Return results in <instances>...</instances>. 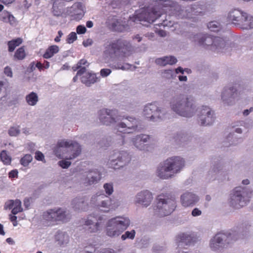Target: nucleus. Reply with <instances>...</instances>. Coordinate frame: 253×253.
Listing matches in <instances>:
<instances>
[{
	"instance_id": "obj_1",
	"label": "nucleus",
	"mask_w": 253,
	"mask_h": 253,
	"mask_svg": "<svg viewBox=\"0 0 253 253\" xmlns=\"http://www.w3.org/2000/svg\"><path fill=\"white\" fill-rule=\"evenodd\" d=\"M169 108L175 114L186 118L193 117L198 110L194 97L185 93L173 97L169 102Z\"/></svg>"
},
{
	"instance_id": "obj_2",
	"label": "nucleus",
	"mask_w": 253,
	"mask_h": 253,
	"mask_svg": "<svg viewBox=\"0 0 253 253\" xmlns=\"http://www.w3.org/2000/svg\"><path fill=\"white\" fill-rule=\"evenodd\" d=\"M185 166V159L178 156L169 157L157 167L156 174L162 179H168L180 173Z\"/></svg>"
},
{
	"instance_id": "obj_3",
	"label": "nucleus",
	"mask_w": 253,
	"mask_h": 253,
	"mask_svg": "<svg viewBox=\"0 0 253 253\" xmlns=\"http://www.w3.org/2000/svg\"><path fill=\"white\" fill-rule=\"evenodd\" d=\"M82 146L77 141L63 139L57 142L53 149L54 155L59 159L73 160L81 153Z\"/></svg>"
},
{
	"instance_id": "obj_4",
	"label": "nucleus",
	"mask_w": 253,
	"mask_h": 253,
	"mask_svg": "<svg viewBox=\"0 0 253 253\" xmlns=\"http://www.w3.org/2000/svg\"><path fill=\"white\" fill-rule=\"evenodd\" d=\"M191 40L202 47L215 52H224L227 47L225 41L219 37L200 33L194 35Z\"/></svg>"
},
{
	"instance_id": "obj_5",
	"label": "nucleus",
	"mask_w": 253,
	"mask_h": 253,
	"mask_svg": "<svg viewBox=\"0 0 253 253\" xmlns=\"http://www.w3.org/2000/svg\"><path fill=\"white\" fill-rule=\"evenodd\" d=\"M252 197L251 190L242 186L236 187L230 193L228 204L232 208L239 210L248 205Z\"/></svg>"
},
{
	"instance_id": "obj_6",
	"label": "nucleus",
	"mask_w": 253,
	"mask_h": 253,
	"mask_svg": "<svg viewBox=\"0 0 253 253\" xmlns=\"http://www.w3.org/2000/svg\"><path fill=\"white\" fill-rule=\"evenodd\" d=\"M130 225V219L126 216H117L106 222L105 233L107 236L115 238L119 236Z\"/></svg>"
},
{
	"instance_id": "obj_7",
	"label": "nucleus",
	"mask_w": 253,
	"mask_h": 253,
	"mask_svg": "<svg viewBox=\"0 0 253 253\" xmlns=\"http://www.w3.org/2000/svg\"><path fill=\"white\" fill-rule=\"evenodd\" d=\"M238 234L233 230L225 233L219 232L215 234L210 240L209 247L213 251H216L229 244L231 240H236Z\"/></svg>"
},
{
	"instance_id": "obj_8",
	"label": "nucleus",
	"mask_w": 253,
	"mask_h": 253,
	"mask_svg": "<svg viewBox=\"0 0 253 253\" xmlns=\"http://www.w3.org/2000/svg\"><path fill=\"white\" fill-rule=\"evenodd\" d=\"M157 205L154 207V213L160 216L170 214L176 207V203L173 197L160 195Z\"/></svg>"
},
{
	"instance_id": "obj_9",
	"label": "nucleus",
	"mask_w": 253,
	"mask_h": 253,
	"mask_svg": "<svg viewBox=\"0 0 253 253\" xmlns=\"http://www.w3.org/2000/svg\"><path fill=\"white\" fill-rule=\"evenodd\" d=\"M132 49V46L129 42L126 41L118 40L108 45L106 47L104 53L109 56L116 54L123 57H126L131 54Z\"/></svg>"
},
{
	"instance_id": "obj_10",
	"label": "nucleus",
	"mask_w": 253,
	"mask_h": 253,
	"mask_svg": "<svg viewBox=\"0 0 253 253\" xmlns=\"http://www.w3.org/2000/svg\"><path fill=\"white\" fill-rule=\"evenodd\" d=\"M165 109L156 103H148L143 108V116L150 121H159L165 118Z\"/></svg>"
},
{
	"instance_id": "obj_11",
	"label": "nucleus",
	"mask_w": 253,
	"mask_h": 253,
	"mask_svg": "<svg viewBox=\"0 0 253 253\" xmlns=\"http://www.w3.org/2000/svg\"><path fill=\"white\" fill-rule=\"evenodd\" d=\"M131 161V156L127 152H113L110 156L109 163L114 169H119L127 165Z\"/></svg>"
},
{
	"instance_id": "obj_12",
	"label": "nucleus",
	"mask_w": 253,
	"mask_h": 253,
	"mask_svg": "<svg viewBox=\"0 0 253 253\" xmlns=\"http://www.w3.org/2000/svg\"><path fill=\"white\" fill-rule=\"evenodd\" d=\"M138 124V120L136 118L132 117H124L122 121L116 125L115 128L119 132L130 133L137 130Z\"/></svg>"
},
{
	"instance_id": "obj_13",
	"label": "nucleus",
	"mask_w": 253,
	"mask_h": 253,
	"mask_svg": "<svg viewBox=\"0 0 253 253\" xmlns=\"http://www.w3.org/2000/svg\"><path fill=\"white\" fill-rule=\"evenodd\" d=\"M115 110L103 108L98 112V118L100 123L106 126L115 123L119 120Z\"/></svg>"
},
{
	"instance_id": "obj_14",
	"label": "nucleus",
	"mask_w": 253,
	"mask_h": 253,
	"mask_svg": "<svg viewBox=\"0 0 253 253\" xmlns=\"http://www.w3.org/2000/svg\"><path fill=\"white\" fill-rule=\"evenodd\" d=\"M121 205V201L113 198L106 197L97 203V206L100 210L108 212L115 211Z\"/></svg>"
},
{
	"instance_id": "obj_15",
	"label": "nucleus",
	"mask_w": 253,
	"mask_h": 253,
	"mask_svg": "<svg viewBox=\"0 0 253 253\" xmlns=\"http://www.w3.org/2000/svg\"><path fill=\"white\" fill-rule=\"evenodd\" d=\"M157 9V7L143 8L141 10L139 13L137 14V16L140 21H144L150 23H152L161 15V12L156 11Z\"/></svg>"
},
{
	"instance_id": "obj_16",
	"label": "nucleus",
	"mask_w": 253,
	"mask_h": 253,
	"mask_svg": "<svg viewBox=\"0 0 253 253\" xmlns=\"http://www.w3.org/2000/svg\"><path fill=\"white\" fill-rule=\"evenodd\" d=\"M86 8L84 5L80 2L74 3L67 9V13L72 20L79 21L84 15Z\"/></svg>"
},
{
	"instance_id": "obj_17",
	"label": "nucleus",
	"mask_w": 253,
	"mask_h": 253,
	"mask_svg": "<svg viewBox=\"0 0 253 253\" xmlns=\"http://www.w3.org/2000/svg\"><path fill=\"white\" fill-rule=\"evenodd\" d=\"M198 116L201 124L205 126L212 125L215 119L214 112L207 106L202 107Z\"/></svg>"
},
{
	"instance_id": "obj_18",
	"label": "nucleus",
	"mask_w": 253,
	"mask_h": 253,
	"mask_svg": "<svg viewBox=\"0 0 253 253\" xmlns=\"http://www.w3.org/2000/svg\"><path fill=\"white\" fill-rule=\"evenodd\" d=\"M150 140V136L146 134H140L132 137L130 139L132 145L140 151H147L148 146L146 143Z\"/></svg>"
},
{
	"instance_id": "obj_19",
	"label": "nucleus",
	"mask_w": 253,
	"mask_h": 253,
	"mask_svg": "<svg viewBox=\"0 0 253 253\" xmlns=\"http://www.w3.org/2000/svg\"><path fill=\"white\" fill-rule=\"evenodd\" d=\"M153 199L152 193L148 190H143L136 194L134 203L146 208L150 205Z\"/></svg>"
},
{
	"instance_id": "obj_20",
	"label": "nucleus",
	"mask_w": 253,
	"mask_h": 253,
	"mask_svg": "<svg viewBox=\"0 0 253 253\" xmlns=\"http://www.w3.org/2000/svg\"><path fill=\"white\" fill-rule=\"evenodd\" d=\"M199 201V196L191 192L186 191L183 193L180 196V203L185 208L192 207Z\"/></svg>"
},
{
	"instance_id": "obj_21",
	"label": "nucleus",
	"mask_w": 253,
	"mask_h": 253,
	"mask_svg": "<svg viewBox=\"0 0 253 253\" xmlns=\"http://www.w3.org/2000/svg\"><path fill=\"white\" fill-rule=\"evenodd\" d=\"M237 96V90L233 87L224 88L221 95L223 103L226 105H233Z\"/></svg>"
},
{
	"instance_id": "obj_22",
	"label": "nucleus",
	"mask_w": 253,
	"mask_h": 253,
	"mask_svg": "<svg viewBox=\"0 0 253 253\" xmlns=\"http://www.w3.org/2000/svg\"><path fill=\"white\" fill-rule=\"evenodd\" d=\"M155 6H157L162 9L169 7V9H173L177 11L178 16H181V17H184V15L182 14V13L184 12V10L181 8L180 5L170 0H158L156 1Z\"/></svg>"
},
{
	"instance_id": "obj_23",
	"label": "nucleus",
	"mask_w": 253,
	"mask_h": 253,
	"mask_svg": "<svg viewBox=\"0 0 253 253\" xmlns=\"http://www.w3.org/2000/svg\"><path fill=\"white\" fill-rule=\"evenodd\" d=\"M101 178V173L97 170H91L86 172L83 183L85 186L91 185L97 183Z\"/></svg>"
},
{
	"instance_id": "obj_24",
	"label": "nucleus",
	"mask_w": 253,
	"mask_h": 253,
	"mask_svg": "<svg viewBox=\"0 0 253 253\" xmlns=\"http://www.w3.org/2000/svg\"><path fill=\"white\" fill-rule=\"evenodd\" d=\"M245 12L238 9L231 10L228 15V20L234 25L239 26Z\"/></svg>"
},
{
	"instance_id": "obj_25",
	"label": "nucleus",
	"mask_w": 253,
	"mask_h": 253,
	"mask_svg": "<svg viewBox=\"0 0 253 253\" xmlns=\"http://www.w3.org/2000/svg\"><path fill=\"white\" fill-rule=\"evenodd\" d=\"M6 209H12V213L13 214H16L22 211L21 207V202L19 200H9L5 204Z\"/></svg>"
},
{
	"instance_id": "obj_26",
	"label": "nucleus",
	"mask_w": 253,
	"mask_h": 253,
	"mask_svg": "<svg viewBox=\"0 0 253 253\" xmlns=\"http://www.w3.org/2000/svg\"><path fill=\"white\" fill-rule=\"evenodd\" d=\"M177 59L173 56H166L158 58L155 60L157 65L160 66H166L167 65H172L176 63Z\"/></svg>"
},
{
	"instance_id": "obj_27",
	"label": "nucleus",
	"mask_w": 253,
	"mask_h": 253,
	"mask_svg": "<svg viewBox=\"0 0 253 253\" xmlns=\"http://www.w3.org/2000/svg\"><path fill=\"white\" fill-rule=\"evenodd\" d=\"M239 27L243 29L249 30L253 28V16L246 12L243 15Z\"/></svg>"
},
{
	"instance_id": "obj_28",
	"label": "nucleus",
	"mask_w": 253,
	"mask_h": 253,
	"mask_svg": "<svg viewBox=\"0 0 253 253\" xmlns=\"http://www.w3.org/2000/svg\"><path fill=\"white\" fill-rule=\"evenodd\" d=\"M53 1L51 12L54 16H60L64 12V3L63 0H52Z\"/></svg>"
},
{
	"instance_id": "obj_29",
	"label": "nucleus",
	"mask_w": 253,
	"mask_h": 253,
	"mask_svg": "<svg viewBox=\"0 0 253 253\" xmlns=\"http://www.w3.org/2000/svg\"><path fill=\"white\" fill-rule=\"evenodd\" d=\"M71 218L70 212L62 208L56 209V221L67 222Z\"/></svg>"
},
{
	"instance_id": "obj_30",
	"label": "nucleus",
	"mask_w": 253,
	"mask_h": 253,
	"mask_svg": "<svg viewBox=\"0 0 253 253\" xmlns=\"http://www.w3.org/2000/svg\"><path fill=\"white\" fill-rule=\"evenodd\" d=\"M97 81V78L95 74L86 72L85 69L84 73L81 77V82L87 86H90L91 84Z\"/></svg>"
},
{
	"instance_id": "obj_31",
	"label": "nucleus",
	"mask_w": 253,
	"mask_h": 253,
	"mask_svg": "<svg viewBox=\"0 0 253 253\" xmlns=\"http://www.w3.org/2000/svg\"><path fill=\"white\" fill-rule=\"evenodd\" d=\"M84 225L87 226V231L89 233H94L99 231L101 227V224L99 222H94L90 219H87L85 220Z\"/></svg>"
},
{
	"instance_id": "obj_32",
	"label": "nucleus",
	"mask_w": 253,
	"mask_h": 253,
	"mask_svg": "<svg viewBox=\"0 0 253 253\" xmlns=\"http://www.w3.org/2000/svg\"><path fill=\"white\" fill-rule=\"evenodd\" d=\"M56 242L60 246H64L67 244L69 241L68 235L63 232H58L55 235Z\"/></svg>"
},
{
	"instance_id": "obj_33",
	"label": "nucleus",
	"mask_w": 253,
	"mask_h": 253,
	"mask_svg": "<svg viewBox=\"0 0 253 253\" xmlns=\"http://www.w3.org/2000/svg\"><path fill=\"white\" fill-rule=\"evenodd\" d=\"M190 138L189 134L183 130L177 132L174 135V139L177 142H185L189 140Z\"/></svg>"
},
{
	"instance_id": "obj_34",
	"label": "nucleus",
	"mask_w": 253,
	"mask_h": 253,
	"mask_svg": "<svg viewBox=\"0 0 253 253\" xmlns=\"http://www.w3.org/2000/svg\"><path fill=\"white\" fill-rule=\"evenodd\" d=\"M25 100L28 105L34 106L38 102L39 96L37 93L32 91L26 95Z\"/></svg>"
},
{
	"instance_id": "obj_35",
	"label": "nucleus",
	"mask_w": 253,
	"mask_h": 253,
	"mask_svg": "<svg viewBox=\"0 0 253 253\" xmlns=\"http://www.w3.org/2000/svg\"><path fill=\"white\" fill-rule=\"evenodd\" d=\"M0 19L5 23L13 25L15 23L14 17L7 11H3L0 15Z\"/></svg>"
},
{
	"instance_id": "obj_36",
	"label": "nucleus",
	"mask_w": 253,
	"mask_h": 253,
	"mask_svg": "<svg viewBox=\"0 0 253 253\" xmlns=\"http://www.w3.org/2000/svg\"><path fill=\"white\" fill-rule=\"evenodd\" d=\"M59 50V48L57 45H51L46 49L45 53L43 55V57L45 59L50 58L55 54L58 53Z\"/></svg>"
},
{
	"instance_id": "obj_37",
	"label": "nucleus",
	"mask_w": 253,
	"mask_h": 253,
	"mask_svg": "<svg viewBox=\"0 0 253 253\" xmlns=\"http://www.w3.org/2000/svg\"><path fill=\"white\" fill-rule=\"evenodd\" d=\"M192 238L191 234L187 233H182L178 234L175 239L177 243H183L186 244L190 242Z\"/></svg>"
},
{
	"instance_id": "obj_38",
	"label": "nucleus",
	"mask_w": 253,
	"mask_h": 253,
	"mask_svg": "<svg viewBox=\"0 0 253 253\" xmlns=\"http://www.w3.org/2000/svg\"><path fill=\"white\" fill-rule=\"evenodd\" d=\"M44 219L49 222L56 221V209L47 211L43 214Z\"/></svg>"
},
{
	"instance_id": "obj_39",
	"label": "nucleus",
	"mask_w": 253,
	"mask_h": 253,
	"mask_svg": "<svg viewBox=\"0 0 253 253\" xmlns=\"http://www.w3.org/2000/svg\"><path fill=\"white\" fill-rule=\"evenodd\" d=\"M111 28L113 30L118 32H124L128 29L127 26L122 24L118 20H115L112 23Z\"/></svg>"
},
{
	"instance_id": "obj_40",
	"label": "nucleus",
	"mask_w": 253,
	"mask_h": 253,
	"mask_svg": "<svg viewBox=\"0 0 253 253\" xmlns=\"http://www.w3.org/2000/svg\"><path fill=\"white\" fill-rule=\"evenodd\" d=\"M22 42V39L18 38L16 39L13 40L8 42V51L10 52L13 51L16 47L19 46Z\"/></svg>"
},
{
	"instance_id": "obj_41",
	"label": "nucleus",
	"mask_w": 253,
	"mask_h": 253,
	"mask_svg": "<svg viewBox=\"0 0 253 253\" xmlns=\"http://www.w3.org/2000/svg\"><path fill=\"white\" fill-rule=\"evenodd\" d=\"M208 29L211 32H217L221 29L220 24L217 21H211L208 24Z\"/></svg>"
},
{
	"instance_id": "obj_42",
	"label": "nucleus",
	"mask_w": 253,
	"mask_h": 253,
	"mask_svg": "<svg viewBox=\"0 0 253 253\" xmlns=\"http://www.w3.org/2000/svg\"><path fill=\"white\" fill-rule=\"evenodd\" d=\"M161 75L162 78L169 80L174 78L175 73L172 70H164L162 71Z\"/></svg>"
},
{
	"instance_id": "obj_43",
	"label": "nucleus",
	"mask_w": 253,
	"mask_h": 253,
	"mask_svg": "<svg viewBox=\"0 0 253 253\" xmlns=\"http://www.w3.org/2000/svg\"><path fill=\"white\" fill-rule=\"evenodd\" d=\"M26 56V53L24 47H21L18 48L15 52L14 58L18 60L23 59Z\"/></svg>"
},
{
	"instance_id": "obj_44",
	"label": "nucleus",
	"mask_w": 253,
	"mask_h": 253,
	"mask_svg": "<svg viewBox=\"0 0 253 253\" xmlns=\"http://www.w3.org/2000/svg\"><path fill=\"white\" fill-rule=\"evenodd\" d=\"M33 157L30 154L25 155L20 160V163L24 167L27 166L32 161Z\"/></svg>"
},
{
	"instance_id": "obj_45",
	"label": "nucleus",
	"mask_w": 253,
	"mask_h": 253,
	"mask_svg": "<svg viewBox=\"0 0 253 253\" xmlns=\"http://www.w3.org/2000/svg\"><path fill=\"white\" fill-rule=\"evenodd\" d=\"M103 188L105 193L110 196L112 195L114 192L113 185L112 183H106L103 185Z\"/></svg>"
},
{
	"instance_id": "obj_46",
	"label": "nucleus",
	"mask_w": 253,
	"mask_h": 253,
	"mask_svg": "<svg viewBox=\"0 0 253 253\" xmlns=\"http://www.w3.org/2000/svg\"><path fill=\"white\" fill-rule=\"evenodd\" d=\"M135 231L132 230L130 231H126L124 234L121 236V239L124 241L126 239H133L135 237Z\"/></svg>"
},
{
	"instance_id": "obj_47",
	"label": "nucleus",
	"mask_w": 253,
	"mask_h": 253,
	"mask_svg": "<svg viewBox=\"0 0 253 253\" xmlns=\"http://www.w3.org/2000/svg\"><path fill=\"white\" fill-rule=\"evenodd\" d=\"M1 161L5 165H9L11 163V158L4 151L1 152Z\"/></svg>"
},
{
	"instance_id": "obj_48",
	"label": "nucleus",
	"mask_w": 253,
	"mask_h": 253,
	"mask_svg": "<svg viewBox=\"0 0 253 253\" xmlns=\"http://www.w3.org/2000/svg\"><path fill=\"white\" fill-rule=\"evenodd\" d=\"M20 133L19 127L18 126L11 127L9 130L8 133L10 136H16Z\"/></svg>"
},
{
	"instance_id": "obj_49",
	"label": "nucleus",
	"mask_w": 253,
	"mask_h": 253,
	"mask_svg": "<svg viewBox=\"0 0 253 253\" xmlns=\"http://www.w3.org/2000/svg\"><path fill=\"white\" fill-rule=\"evenodd\" d=\"M219 173V170L213 168L208 173V178L210 180H213L215 179L217 174Z\"/></svg>"
},
{
	"instance_id": "obj_50",
	"label": "nucleus",
	"mask_w": 253,
	"mask_h": 253,
	"mask_svg": "<svg viewBox=\"0 0 253 253\" xmlns=\"http://www.w3.org/2000/svg\"><path fill=\"white\" fill-rule=\"evenodd\" d=\"M77 39V34L75 32H71L67 37L66 39L67 42L68 43H72Z\"/></svg>"
},
{
	"instance_id": "obj_51",
	"label": "nucleus",
	"mask_w": 253,
	"mask_h": 253,
	"mask_svg": "<svg viewBox=\"0 0 253 253\" xmlns=\"http://www.w3.org/2000/svg\"><path fill=\"white\" fill-rule=\"evenodd\" d=\"M68 160H63L58 162V164L59 166H60L63 169H67L71 165V163L67 161Z\"/></svg>"
},
{
	"instance_id": "obj_52",
	"label": "nucleus",
	"mask_w": 253,
	"mask_h": 253,
	"mask_svg": "<svg viewBox=\"0 0 253 253\" xmlns=\"http://www.w3.org/2000/svg\"><path fill=\"white\" fill-rule=\"evenodd\" d=\"M35 158L38 161L45 163L44 155L40 151H37L35 153Z\"/></svg>"
},
{
	"instance_id": "obj_53",
	"label": "nucleus",
	"mask_w": 253,
	"mask_h": 253,
	"mask_svg": "<svg viewBox=\"0 0 253 253\" xmlns=\"http://www.w3.org/2000/svg\"><path fill=\"white\" fill-rule=\"evenodd\" d=\"M77 33L78 34H84L86 31V29L84 25H79L76 28Z\"/></svg>"
},
{
	"instance_id": "obj_54",
	"label": "nucleus",
	"mask_w": 253,
	"mask_h": 253,
	"mask_svg": "<svg viewBox=\"0 0 253 253\" xmlns=\"http://www.w3.org/2000/svg\"><path fill=\"white\" fill-rule=\"evenodd\" d=\"M4 74L8 77L12 78L13 76V73L12 69L9 66H6L4 69Z\"/></svg>"
},
{
	"instance_id": "obj_55",
	"label": "nucleus",
	"mask_w": 253,
	"mask_h": 253,
	"mask_svg": "<svg viewBox=\"0 0 253 253\" xmlns=\"http://www.w3.org/2000/svg\"><path fill=\"white\" fill-rule=\"evenodd\" d=\"M111 73L109 69H102L100 71V75L102 77H106L109 76Z\"/></svg>"
},
{
	"instance_id": "obj_56",
	"label": "nucleus",
	"mask_w": 253,
	"mask_h": 253,
	"mask_svg": "<svg viewBox=\"0 0 253 253\" xmlns=\"http://www.w3.org/2000/svg\"><path fill=\"white\" fill-rule=\"evenodd\" d=\"M84 71L85 67H83L80 70H79L77 73L76 76L73 78V81L76 82L78 80V77L83 76V74L84 73Z\"/></svg>"
},
{
	"instance_id": "obj_57",
	"label": "nucleus",
	"mask_w": 253,
	"mask_h": 253,
	"mask_svg": "<svg viewBox=\"0 0 253 253\" xmlns=\"http://www.w3.org/2000/svg\"><path fill=\"white\" fill-rule=\"evenodd\" d=\"M191 214L194 217L198 216L202 214V211L198 208H196L192 210Z\"/></svg>"
},
{
	"instance_id": "obj_58",
	"label": "nucleus",
	"mask_w": 253,
	"mask_h": 253,
	"mask_svg": "<svg viewBox=\"0 0 253 253\" xmlns=\"http://www.w3.org/2000/svg\"><path fill=\"white\" fill-rule=\"evenodd\" d=\"M184 71H186L187 73H189L190 71V70H189L188 69H184L181 67H179L175 69V74L181 73L183 74Z\"/></svg>"
},
{
	"instance_id": "obj_59",
	"label": "nucleus",
	"mask_w": 253,
	"mask_h": 253,
	"mask_svg": "<svg viewBox=\"0 0 253 253\" xmlns=\"http://www.w3.org/2000/svg\"><path fill=\"white\" fill-rule=\"evenodd\" d=\"M103 197H104V195L103 194H100L99 193H97L95 195L92 197L91 201L93 202L95 200H99L100 198H102Z\"/></svg>"
},
{
	"instance_id": "obj_60",
	"label": "nucleus",
	"mask_w": 253,
	"mask_h": 253,
	"mask_svg": "<svg viewBox=\"0 0 253 253\" xmlns=\"http://www.w3.org/2000/svg\"><path fill=\"white\" fill-rule=\"evenodd\" d=\"M5 85V83L0 80V95L5 91L6 87Z\"/></svg>"
},
{
	"instance_id": "obj_61",
	"label": "nucleus",
	"mask_w": 253,
	"mask_h": 253,
	"mask_svg": "<svg viewBox=\"0 0 253 253\" xmlns=\"http://www.w3.org/2000/svg\"><path fill=\"white\" fill-rule=\"evenodd\" d=\"M18 176V171L17 170H13L9 172V177L10 178H15Z\"/></svg>"
},
{
	"instance_id": "obj_62",
	"label": "nucleus",
	"mask_w": 253,
	"mask_h": 253,
	"mask_svg": "<svg viewBox=\"0 0 253 253\" xmlns=\"http://www.w3.org/2000/svg\"><path fill=\"white\" fill-rule=\"evenodd\" d=\"M58 36L54 39L55 42H59L60 41V38L63 36L62 32L61 31H59L58 32Z\"/></svg>"
},
{
	"instance_id": "obj_63",
	"label": "nucleus",
	"mask_w": 253,
	"mask_h": 253,
	"mask_svg": "<svg viewBox=\"0 0 253 253\" xmlns=\"http://www.w3.org/2000/svg\"><path fill=\"white\" fill-rule=\"evenodd\" d=\"M78 65H80V67H82V65H86L88 66V63L87 61L85 59H81L78 63ZM82 68H81V69Z\"/></svg>"
},
{
	"instance_id": "obj_64",
	"label": "nucleus",
	"mask_w": 253,
	"mask_h": 253,
	"mask_svg": "<svg viewBox=\"0 0 253 253\" xmlns=\"http://www.w3.org/2000/svg\"><path fill=\"white\" fill-rule=\"evenodd\" d=\"M92 43V41L90 39H88L87 40L85 41H84L83 43V45L85 46V47H86L89 45H90Z\"/></svg>"
}]
</instances>
